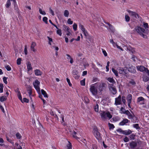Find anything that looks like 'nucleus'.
<instances>
[{
  "label": "nucleus",
  "mask_w": 149,
  "mask_h": 149,
  "mask_svg": "<svg viewBox=\"0 0 149 149\" xmlns=\"http://www.w3.org/2000/svg\"><path fill=\"white\" fill-rule=\"evenodd\" d=\"M105 27H106L107 29L109 28V31H111L113 33L115 32V29L112 25L111 24L110 25L109 27L107 26H105Z\"/></svg>",
  "instance_id": "obj_19"
},
{
  "label": "nucleus",
  "mask_w": 149,
  "mask_h": 149,
  "mask_svg": "<svg viewBox=\"0 0 149 149\" xmlns=\"http://www.w3.org/2000/svg\"><path fill=\"white\" fill-rule=\"evenodd\" d=\"M108 87L110 91L113 94L115 95L117 92V90L113 84H109Z\"/></svg>",
  "instance_id": "obj_5"
},
{
  "label": "nucleus",
  "mask_w": 149,
  "mask_h": 149,
  "mask_svg": "<svg viewBox=\"0 0 149 149\" xmlns=\"http://www.w3.org/2000/svg\"><path fill=\"white\" fill-rule=\"evenodd\" d=\"M71 134L73 137L76 139H78V137L75 136V135L77 134V132H76L73 131V132H72Z\"/></svg>",
  "instance_id": "obj_34"
},
{
  "label": "nucleus",
  "mask_w": 149,
  "mask_h": 149,
  "mask_svg": "<svg viewBox=\"0 0 149 149\" xmlns=\"http://www.w3.org/2000/svg\"><path fill=\"white\" fill-rule=\"evenodd\" d=\"M94 135L98 140L101 139V137L100 133L98 132L97 127L96 126L94 127L93 131Z\"/></svg>",
  "instance_id": "obj_4"
},
{
  "label": "nucleus",
  "mask_w": 149,
  "mask_h": 149,
  "mask_svg": "<svg viewBox=\"0 0 149 149\" xmlns=\"http://www.w3.org/2000/svg\"><path fill=\"white\" fill-rule=\"evenodd\" d=\"M29 102V100L28 99L26 98H24L23 99V100H22V102H22L23 103L24 102L28 103Z\"/></svg>",
  "instance_id": "obj_44"
},
{
  "label": "nucleus",
  "mask_w": 149,
  "mask_h": 149,
  "mask_svg": "<svg viewBox=\"0 0 149 149\" xmlns=\"http://www.w3.org/2000/svg\"><path fill=\"white\" fill-rule=\"evenodd\" d=\"M122 104V100H121V96L119 95L115 99V104L116 105L121 104Z\"/></svg>",
  "instance_id": "obj_8"
},
{
  "label": "nucleus",
  "mask_w": 149,
  "mask_h": 149,
  "mask_svg": "<svg viewBox=\"0 0 149 149\" xmlns=\"http://www.w3.org/2000/svg\"><path fill=\"white\" fill-rule=\"evenodd\" d=\"M47 19H48L47 17H45L43 18V21L46 24H47L48 23Z\"/></svg>",
  "instance_id": "obj_47"
},
{
  "label": "nucleus",
  "mask_w": 149,
  "mask_h": 149,
  "mask_svg": "<svg viewBox=\"0 0 149 149\" xmlns=\"http://www.w3.org/2000/svg\"><path fill=\"white\" fill-rule=\"evenodd\" d=\"M68 144L67 145V147L68 149H72V145L71 143L69 142L68 141Z\"/></svg>",
  "instance_id": "obj_38"
},
{
  "label": "nucleus",
  "mask_w": 149,
  "mask_h": 149,
  "mask_svg": "<svg viewBox=\"0 0 149 149\" xmlns=\"http://www.w3.org/2000/svg\"><path fill=\"white\" fill-rule=\"evenodd\" d=\"M128 70L130 72L132 73H135L136 72V70L135 67L131 65L128 68H127Z\"/></svg>",
  "instance_id": "obj_12"
},
{
  "label": "nucleus",
  "mask_w": 149,
  "mask_h": 149,
  "mask_svg": "<svg viewBox=\"0 0 149 149\" xmlns=\"http://www.w3.org/2000/svg\"><path fill=\"white\" fill-rule=\"evenodd\" d=\"M100 115L101 118L104 120H105L107 118L109 119H110L112 116L109 112L102 111L100 113Z\"/></svg>",
  "instance_id": "obj_3"
},
{
  "label": "nucleus",
  "mask_w": 149,
  "mask_h": 149,
  "mask_svg": "<svg viewBox=\"0 0 149 149\" xmlns=\"http://www.w3.org/2000/svg\"><path fill=\"white\" fill-rule=\"evenodd\" d=\"M132 131L130 130H123V134L125 135H128L132 133Z\"/></svg>",
  "instance_id": "obj_25"
},
{
  "label": "nucleus",
  "mask_w": 149,
  "mask_h": 149,
  "mask_svg": "<svg viewBox=\"0 0 149 149\" xmlns=\"http://www.w3.org/2000/svg\"><path fill=\"white\" fill-rule=\"evenodd\" d=\"M73 21H71L70 18H69L67 21V23L69 24H72L73 23Z\"/></svg>",
  "instance_id": "obj_56"
},
{
  "label": "nucleus",
  "mask_w": 149,
  "mask_h": 149,
  "mask_svg": "<svg viewBox=\"0 0 149 149\" xmlns=\"http://www.w3.org/2000/svg\"><path fill=\"white\" fill-rule=\"evenodd\" d=\"M130 122V120L126 118L124 119L123 120L120 122L119 125H120L123 126L124 125H127V123Z\"/></svg>",
  "instance_id": "obj_15"
},
{
  "label": "nucleus",
  "mask_w": 149,
  "mask_h": 149,
  "mask_svg": "<svg viewBox=\"0 0 149 149\" xmlns=\"http://www.w3.org/2000/svg\"><path fill=\"white\" fill-rule=\"evenodd\" d=\"M123 141H124L125 142H128V141H129V138L126 136L124 139H123Z\"/></svg>",
  "instance_id": "obj_63"
},
{
  "label": "nucleus",
  "mask_w": 149,
  "mask_h": 149,
  "mask_svg": "<svg viewBox=\"0 0 149 149\" xmlns=\"http://www.w3.org/2000/svg\"><path fill=\"white\" fill-rule=\"evenodd\" d=\"M133 127L136 128V129H139L140 128V127L139 126V124H135L133 125Z\"/></svg>",
  "instance_id": "obj_43"
},
{
  "label": "nucleus",
  "mask_w": 149,
  "mask_h": 149,
  "mask_svg": "<svg viewBox=\"0 0 149 149\" xmlns=\"http://www.w3.org/2000/svg\"><path fill=\"white\" fill-rule=\"evenodd\" d=\"M73 76L75 79H78L79 77V72L76 70H74L72 72Z\"/></svg>",
  "instance_id": "obj_11"
},
{
  "label": "nucleus",
  "mask_w": 149,
  "mask_h": 149,
  "mask_svg": "<svg viewBox=\"0 0 149 149\" xmlns=\"http://www.w3.org/2000/svg\"><path fill=\"white\" fill-rule=\"evenodd\" d=\"M145 99L142 97H139L137 99V102L139 104H144Z\"/></svg>",
  "instance_id": "obj_13"
},
{
  "label": "nucleus",
  "mask_w": 149,
  "mask_h": 149,
  "mask_svg": "<svg viewBox=\"0 0 149 149\" xmlns=\"http://www.w3.org/2000/svg\"><path fill=\"white\" fill-rule=\"evenodd\" d=\"M15 91L17 94L18 98L20 100L21 102H22V97L19 89L17 88L15 90Z\"/></svg>",
  "instance_id": "obj_14"
},
{
  "label": "nucleus",
  "mask_w": 149,
  "mask_h": 149,
  "mask_svg": "<svg viewBox=\"0 0 149 149\" xmlns=\"http://www.w3.org/2000/svg\"><path fill=\"white\" fill-rule=\"evenodd\" d=\"M137 143L134 141H132L130 143V146L132 148H134L137 146Z\"/></svg>",
  "instance_id": "obj_20"
},
{
  "label": "nucleus",
  "mask_w": 149,
  "mask_h": 149,
  "mask_svg": "<svg viewBox=\"0 0 149 149\" xmlns=\"http://www.w3.org/2000/svg\"><path fill=\"white\" fill-rule=\"evenodd\" d=\"M90 91L93 95L96 96L97 95L99 92L96 83L90 86Z\"/></svg>",
  "instance_id": "obj_2"
},
{
  "label": "nucleus",
  "mask_w": 149,
  "mask_h": 149,
  "mask_svg": "<svg viewBox=\"0 0 149 149\" xmlns=\"http://www.w3.org/2000/svg\"><path fill=\"white\" fill-rule=\"evenodd\" d=\"M7 98L6 96H3L1 97H0V101L1 102H3L6 100Z\"/></svg>",
  "instance_id": "obj_31"
},
{
  "label": "nucleus",
  "mask_w": 149,
  "mask_h": 149,
  "mask_svg": "<svg viewBox=\"0 0 149 149\" xmlns=\"http://www.w3.org/2000/svg\"><path fill=\"white\" fill-rule=\"evenodd\" d=\"M26 65L28 71H29L31 70H32V69L33 68L31 66V64L28 61L26 63Z\"/></svg>",
  "instance_id": "obj_21"
},
{
  "label": "nucleus",
  "mask_w": 149,
  "mask_h": 149,
  "mask_svg": "<svg viewBox=\"0 0 149 149\" xmlns=\"http://www.w3.org/2000/svg\"><path fill=\"white\" fill-rule=\"evenodd\" d=\"M22 61L21 58H18L17 60V64L18 65H19L21 64V61Z\"/></svg>",
  "instance_id": "obj_51"
},
{
  "label": "nucleus",
  "mask_w": 149,
  "mask_h": 149,
  "mask_svg": "<svg viewBox=\"0 0 149 149\" xmlns=\"http://www.w3.org/2000/svg\"><path fill=\"white\" fill-rule=\"evenodd\" d=\"M56 33L59 36H62V31L61 29H59L58 28L57 29V30L56 31Z\"/></svg>",
  "instance_id": "obj_35"
},
{
  "label": "nucleus",
  "mask_w": 149,
  "mask_h": 149,
  "mask_svg": "<svg viewBox=\"0 0 149 149\" xmlns=\"http://www.w3.org/2000/svg\"><path fill=\"white\" fill-rule=\"evenodd\" d=\"M24 52L26 55L27 54V46L26 45H25L24 46Z\"/></svg>",
  "instance_id": "obj_58"
},
{
  "label": "nucleus",
  "mask_w": 149,
  "mask_h": 149,
  "mask_svg": "<svg viewBox=\"0 0 149 149\" xmlns=\"http://www.w3.org/2000/svg\"><path fill=\"white\" fill-rule=\"evenodd\" d=\"M11 5L10 0H7L6 3V6L7 8H8Z\"/></svg>",
  "instance_id": "obj_36"
},
{
  "label": "nucleus",
  "mask_w": 149,
  "mask_h": 149,
  "mask_svg": "<svg viewBox=\"0 0 149 149\" xmlns=\"http://www.w3.org/2000/svg\"><path fill=\"white\" fill-rule=\"evenodd\" d=\"M36 45V43L34 42H33L31 44V50L33 51L34 52H35L36 51V50L35 49L34 47Z\"/></svg>",
  "instance_id": "obj_22"
},
{
  "label": "nucleus",
  "mask_w": 149,
  "mask_h": 149,
  "mask_svg": "<svg viewBox=\"0 0 149 149\" xmlns=\"http://www.w3.org/2000/svg\"><path fill=\"white\" fill-rule=\"evenodd\" d=\"M3 86L2 84H0V93H2L3 92Z\"/></svg>",
  "instance_id": "obj_40"
},
{
  "label": "nucleus",
  "mask_w": 149,
  "mask_h": 149,
  "mask_svg": "<svg viewBox=\"0 0 149 149\" xmlns=\"http://www.w3.org/2000/svg\"><path fill=\"white\" fill-rule=\"evenodd\" d=\"M107 80L110 82L112 83V84H116V81L113 78L109 77L107 79Z\"/></svg>",
  "instance_id": "obj_27"
},
{
  "label": "nucleus",
  "mask_w": 149,
  "mask_h": 149,
  "mask_svg": "<svg viewBox=\"0 0 149 149\" xmlns=\"http://www.w3.org/2000/svg\"><path fill=\"white\" fill-rule=\"evenodd\" d=\"M79 27L82 31L85 36L86 37L88 35V32L87 30L85 29L84 26L81 24H80L79 25Z\"/></svg>",
  "instance_id": "obj_9"
},
{
  "label": "nucleus",
  "mask_w": 149,
  "mask_h": 149,
  "mask_svg": "<svg viewBox=\"0 0 149 149\" xmlns=\"http://www.w3.org/2000/svg\"><path fill=\"white\" fill-rule=\"evenodd\" d=\"M77 25L75 23H74L73 25V29L74 31H76L77 30Z\"/></svg>",
  "instance_id": "obj_50"
},
{
  "label": "nucleus",
  "mask_w": 149,
  "mask_h": 149,
  "mask_svg": "<svg viewBox=\"0 0 149 149\" xmlns=\"http://www.w3.org/2000/svg\"><path fill=\"white\" fill-rule=\"evenodd\" d=\"M66 56L69 57V58H70V62L72 64L73 63V60L72 58L71 57V56L68 54H67Z\"/></svg>",
  "instance_id": "obj_45"
},
{
  "label": "nucleus",
  "mask_w": 149,
  "mask_h": 149,
  "mask_svg": "<svg viewBox=\"0 0 149 149\" xmlns=\"http://www.w3.org/2000/svg\"><path fill=\"white\" fill-rule=\"evenodd\" d=\"M63 30L65 31V32L69 31L70 29L69 27L68 26H65V25H63Z\"/></svg>",
  "instance_id": "obj_26"
},
{
  "label": "nucleus",
  "mask_w": 149,
  "mask_h": 149,
  "mask_svg": "<svg viewBox=\"0 0 149 149\" xmlns=\"http://www.w3.org/2000/svg\"><path fill=\"white\" fill-rule=\"evenodd\" d=\"M39 12L40 14L42 15H45L46 14V13L44 11H42V10L40 8H39Z\"/></svg>",
  "instance_id": "obj_39"
},
{
  "label": "nucleus",
  "mask_w": 149,
  "mask_h": 149,
  "mask_svg": "<svg viewBox=\"0 0 149 149\" xmlns=\"http://www.w3.org/2000/svg\"><path fill=\"white\" fill-rule=\"evenodd\" d=\"M40 84V82L38 80H36L35 82L33 83L34 88L39 93H40V89L39 86Z\"/></svg>",
  "instance_id": "obj_6"
},
{
  "label": "nucleus",
  "mask_w": 149,
  "mask_h": 149,
  "mask_svg": "<svg viewBox=\"0 0 149 149\" xmlns=\"http://www.w3.org/2000/svg\"><path fill=\"white\" fill-rule=\"evenodd\" d=\"M108 125L110 129H113L114 128V125L112 124H111L110 123H109Z\"/></svg>",
  "instance_id": "obj_42"
},
{
  "label": "nucleus",
  "mask_w": 149,
  "mask_h": 149,
  "mask_svg": "<svg viewBox=\"0 0 149 149\" xmlns=\"http://www.w3.org/2000/svg\"><path fill=\"white\" fill-rule=\"evenodd\" d=\"M16 135L17 138L18 139H20L22 137L21 134L19 133H17Z\"/></svg>",
  "instance_id": "obj_54"
},
{
  "label": "nucleus",
  "mask_w": 149,
  "mask_h": 149,
  "mask_svg": "<svg viewBox=\"0 0 149 149\" xmlns=\"http://www.w3.org/2000/svg\"><path fill=\"white\" fill-rule=\"evenodd\" d=\"M135 135L133 134H132L130 136V138L131 139L134 140Z\"/></svg>",
  "instance_id": "obj_60"
},
{
  "label": "nucleus",
  "mask_w": 149,
  "mask_h": 149,
  "mask_svg": "<svg viewBox=\"0 0 149 149\" xmlns=\"http://www.w3.org/2000/svg\"><path fill=\"white\" fill-rule=\"evenodd\" d=\"M98 105L97 104L94 106V110L96 112H97L98 111Z\"/></svg>",
  "instance_id": "obj_41"
},
{
  "label": "nucleus",
  "mask_w": 149,
  "mask_h": 149,
  "mask_svg": "<svg viewBox=\"0 0 149 149\" xmlns=\"http://www.w3.org/2000/svg\"><path fill=\"white\" fill-rule=\"evenodd\" d=\"M125 18L126 22H128L130 21V17L128 15H125Z\"/></svg>",
  "instance_id": "obj_52"
},
{
  "label": "nucleus",
  "mask_w": 149,
  "mask_h": 149,
  "mask_svg": "<svg viewBox=\"0 0 149 149\" xmlns=\"http://www.w3.org/2000/svg\"><path fill=\"white\" fill-rule=\"evenodd\" d=\"M129 83L132 85L134 86H135L136 84L135 82L133 80H131L130 81H129Z\"/></svg>",
  "instance_id": "obj_46"
},
{
  "label": "nucleus",
  "mask_w": 149,
  "mask_h": 149,
  "mask_svg": "<svg viewBox=\"0 0 149 149\" xmlns=\"http://www.w3.org/2000/svg\"><path fill=\"white\" fill-rule=\"evenodd\" d=\"M35 74L36 76H40L42 74V72L39 70L37 69L34 70Z\"/></svg>",
  "instance_id": "obj_23"
},
{
  "label": "nucleus",
  "mask_w": 149,
  "mask_h": 149,
  "mask_svg": "<svg viewBox=\"0 0 149 149\" xmlns=\"http://www.w3.org/2000/svg\"><path fill=\"white\" fill-rule=\"evenodd\" d=\"M149 80V78L147 77H144L143 78V80L145 82L148 81Z\"/></svg>",
  "instance_id": "obj_62"
},
{
  "label": "nucleus",
  "mask_w": 149,
  "mask_h": 149,
  "mask_svg": "<svg viewBox=\"0 0 149 149\" xmlns=\"http://www.w3.org/2000/svg\"><path fill=\"white\" fill-rule=\"evenodd\" d=\"M128 110H125V109L123 107H121L120 109V113H124L126 114V113L127 111H128Z\"/></svg>",
  "instance_id": "obj_29"
},
{
  "label": "nucleus",
  "mask_w": 149,
  "mask_h": 149,
  "mask_svg": "<svg viewBox=\"0 0 149 149\" xmlns=\"http://www.w3.org/2000/svg\"><path fill=\"white\" fill-rule=\"evenodd\" d=\"M8 79V77H4L3 78V81L4 83H5L6 84H7V79Z\"/></svg>",
  "instance_id": "obj_49"
},
{
  "label": "nucleus",
  "mask_w": 149,
  "mask_h": 149,
  "mask_svg": "<svg viewBox=\"0 0 149 149\" xmlns=\"http://www.w3.org/2000/svg\"><path fill=\"white\" fill-rule=\"evenodd\" d=\"M15 145H16L17 147H18V148H17L16 149H22V147H21L20 145H19V144L18 143H16L15 144Z\"/></svg>",
  "instance_id": "obj_64"
},
{
  "label": "nucleus",
  "mask_w": 149,
  "mask_h": 149,
  "mask_svg": "<svg viewBox=\"0 0 149 149\" xmlns=\"http://www.w3.org/2000/svg\"><path fill=\"white\" fill-rule=\"evenodd\" d=\"M143 25L144 27L145 28V29L148 28V25L147 23H144Z\"/></svg>",
  "instance_id": "obj_59"
},
{
  "label": "nucleus",
  "mask_w": 149,
  "mask_h": 149,
  "mask_svg": "<svg viewBox=\"0 0 149 149\" xmlns=\"http://www.w3.org/2000/svg\"><path fill=\"white\" fill-rule=\"evenodd\" d=\"M125 98V97L124 96H122V98H121L122 100H122V101L123 102V103L124 104H125V103L126 102Z\"/></svg>",
  "instance_id": "obj_61"
},
{
  "label": "nucleus",
  "mask_w": 149,
  "mask_h": 149,
  "mask_svg": "<svg viewBox=\"0 0 149 149\" xmlns=\"http://www.w3.org/2000/svg\"><path fill=\"white\" fill-rule=\"evenodd\" d=\"M99 81V79L98 78L96 77H94L93 78V80H92V82L94 83L95 82Z\"/></svg>",
  "instance_id": "obj_48"
},
{
  "label": "nucleus",
  "mask_w": 149,
  "mask_h": 149,
  "mask_svg": "<svg viewBox=\"0 0 149 149\" xmlns=\"http://www.w3.org/2000/svg\"><path fill=\"white\" fill-rule=\"evenodd\" d=\"M126 114L128 116V118L129 119H133L135 117L134 114L133 113L131 114L128 110L126 113Z\"/></svg>",
  "instance_id": "obj_17"
},
{
  "label": "nucleus",
  "mask_w": 149,
  "mask_h": 149,
  "mask_svg": "<svg viewBox=\"0 0 149 149\" xmlns=\"http://www.w3.org/2000/svg\"><path fill=\"white\" fill-rule=\"evenodd\" d=\"M112 71L116 77L118 76V72L117 70H115L114 68H112Z\"/></svg>",
  "instance_id": "obj_33"
},
{
  "label": "nucleus",
  "mask_w": 149,
  "mask_h": 149,
  "mask_svg": "<svg viewBox=\"0 0 149 149\" xmlns=\"http://www.w3.org/2000/svg\"><path fill=\"white\" fill-rule=\"evenodd\" d=\"M136 68L138 70L143 72H145L146 69L147 68L142 65L138 66L136 67Z\"/></svg>",
  "instance_id": "obj_16"
},
{
  "label": "nucleus",
  "mask_w": 149,
  "mask_h": 149,
  "mask_svg": "<svg viewBox=\"0 0 149 149\" xmlns=\"http://www.w3.org/2000/svg\"><path fill=\"white\" fill-rule=\"evenodd\" d=\"M118 70L119 71V73L120 74H127L126 72L127 71L126 70L123 68H119Z\"/></svg>",
  "instance_id": "obj_18"
},
{
  "label": "nucleus",
  "mask_w": 149,
  "mask_h": 149,
  "mask_svg": "<svg viewBox=\"0 0 149 149\" xmlns=\"http://www.w3.org/2000/svg\"><path fill=\"white\" fill-rule=\"evenodd\" d=\"M5 68L8 71H9L11 70V69L10 66L9 65H7L5 66Z\"/></svg>",
  "instance_id": "obj_57"
},
{
  "label": "nucleus",
  "mask_w": 149,
  "mask_h": 149,
  "mask_svg": "<svg viewBox=\"0 0 149 149\" xmlns=\"http://www.w3.org/2000/svg\"><path fill=\"white\" fill-rule=\"evenodd\" d=\"M98 89L99 90V93L100 95L102 94V92L105 91L107 89L106 84L103 82L96 83Z\"/></svg>",
  "instance_id": "obj_1"
},
{
  "label": "nucleus",
  "mask_w": 149,
  "mask_h": 149,
  "mask_svg": "<svg viewBox=\"0 0 149 149\" xmlns=\"http://www.w3.org/2000/svg\"><path fill=\"white\" fill-rule=\"evenodd\" d=\"M42 94L44 95V96L45 97H48V95L47 93L43 89L41 90Z\"/></svg>",
  "instance_id": "obj_28"
},
{
  "label": "nucleus",
  "mask_w": 149,
  "mask_h": 149,
  "mask_svg": "<svg viewBox=\"0 0 149 149\" xmlns=\"http://www.w3.org/2000/svg\"><path fill=\"white\" fill-rule=\"evenodd\" d=\"M127 99L128 102H131L132 100V96L131 94H129L127 95Z\"/></svg>",
  "instance_id": "obj_24"
},
{
  "label": "nucleus",
  "mask_w": 149,
  "mask_h": 149,
  "mask_svg": "<svg viewBox=\"0 0 149 149\" xmlns=\"http://www.w3.org/2000/svg\"><path fill=\"white\" fill-rule=\"evenodd\" d=\"M127 49L129 51L131 52L132 53H133L135 51L134 49L132 47L130 46L127 47Z\"/></svg>",
  "instance_id": "obj_30"
},
{
  "label": "nucleus",
  "mask_w": 149,
  "mask_h": 149,
  "mask_svg": "<svg viewBox=\"0 0 149 149\" xmlns=\"http://www.w3.org/2000/svg\"><path fill=\"white\" fill-rule=\"evenodd\" d=\"M127 11L130 16L134 17L135 18L137 19L139 18V15L136 13L129 10H127Z\"/></svg>",
  "instance_id": "obj_10"
},
{
  "label": "nucleus",
  "mask_w": 149,
  "mask_h": 149,
  "mask_svg": "<svg viewBox=\"0 0 149 149\" xmlns=\"http://www.w3.org/2000/svg\"><path fill=\"white\" fill-rule=\"evenodd\" d=\"M84 100L86 103H88L89 102V100L86 97H84Z\"/></svg>",
  "instance_id": "obj_53"
},
{
  "label": "nucleus",
  "mask_w": 149,
  "mask_h": 149,
  "mask_svg": "<svg viewBox=\"0 0 149 149\" xmlns=\"http://www.w3.org/2000/svg\"><path fill=\"white\" fill-rule=\"evenodd\" d=\"M135 30L137 33L139 34H142V33H146V31L145 29L139 26H136L135 28Z\"/></svg>",
  "instance_id": "obj_7"
},
{
  "label": "nucleus",
  "mask_w": 149,
  "mask_h": 149,
  "mask_svg": "<svg viewBox=\"0 0 149 149\" xmlns=\"http://www.w3.org/2000/svg\"><path fill=\"white\" fill-rule=\"evenodd\" d=\"M69 13L68 10H66L64 11V15L65 17H68L69 16Z\"/></svg>",
  "instance_id": "obj_32"
},
{
  "label": "nucleus",
  "mask_w": 149,
  "mask_h": 149,
  "mask_svg": "<svg viewBox=\"0 0 149 149\" xmlns=\"http://www.w3.org/2000/svg\"><path fill=\"white\" fill-rule=\"evenodd\" d=\"M14 2V8L15 10L16 11H17L18 9V7L17 5V4L16 2V1H13Z\"/></svg>",
  "instance_id": "obj_37"
},
{
  "label": "nucleus",
  "mask_w": 149,
  "mask_h": 149,
  "mask_svg": "<svg viewBox=\"0 0 149 149\" xmlns=\"http://www.w3.org/2000/svg\"><path fill=\"white\" fill-rule=\"evenodd\" d=\"M80 83L82 86H84L85 85V79L81 80L80 81Z\"/></svg>",
  "instance_id": "obj_55"
}]
</instances>
